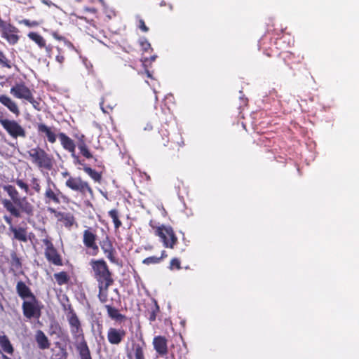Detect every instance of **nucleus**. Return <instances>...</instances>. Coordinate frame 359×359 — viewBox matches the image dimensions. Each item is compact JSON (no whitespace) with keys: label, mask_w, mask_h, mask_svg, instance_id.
Wrapping results in <instances>:
<instances>
[{"label":"nucleus","mask_w":359,"mask_h":359,"mask_svg":"<svg viewBox=\"0 0 359 359\" xmlns=\"http://www.w3.org/2000/svg\"><path fill=\"white\" fill-rule=\"evenodd\" d=\"M116 302H118V303H119V304H120V303H121V300H120V299H118V301H116Z\"/></svg>","instance_id":"55"},{"label":"nucleus","mask_w":359,"mask_h":359,"mask_svg":"<svg viewBox=\"0 0 359 359\" xmlns=\"http://www.w3.org/2000/svg\"><path fill=\"white\" fill-rule=\"evenodd\" d=\"M57 137L65 151L70 153V154H73L76 151V144L67 135L61 132L57 134Z\"/></svg>","instance_id":"21"},{"label":"nucleus","mask_w":359,"mask_h":359,"mask_svg":"<svg viewBox=\"0 0 359 359\" xmlns=\"http://www.w3.org/2000/svg\"><path fill=\"white\" fill-rule=\"evenodd\" d=\"M12 32H9V30H4L2 34V37L6 39L11 44H15L18 41L19 36Z\"/></svg>","instance_id":"35"},{"label":"nucleus","mask_w":359,"mask_h":359,"mask_svg":"<svg viewBox=\"0 0 359 359\" xmlns=\"http://www.w3.org/2000/svg\"><path fill=\"white\" fill-rule=\"evenodd\" d=\"M43 198L46 204L56 205L60 204L62 201H65L67 199L66 196L62 193L50 178L47 181Z\"/></svg>","instance_id":"7"},{"label":"nucleus","mask_w":359,"mask_h":359,"mask_svg":"<svg viewBox=\"0 0 359 359\" xmlns=\"http://www.w3.org/2000/svg\"><path fill=\"white\" fill-rule=\"evenodd\" d=\"M0 359H11L9 357H8L7 355H6L4 353H1V355L0 357Z\"/></svg>","instance_id":"49"},{"label":"nucleus","mask_w":359,"mask_h":359,"mask_svg":"<svg viewBox=\"0 0 359 359\" xmlns=\"http://www.w3.org/2000/svg\"><path fill=\"white\" fill-rule=\"evenodd\" d=\"M61 175L63 177H68V179L65 182V186L69 189L83 196L87 194L90 196L93 195V190L89 183L83 180L81 177L71 176L68 171L62 172Z\"/></svg>","instance_id":"6"},{"label":"nucleus","mask_w":359,"mask_h":359,"mask_svg":"<svg viewBox=\"0 0 359 359\" xmlns=\"http://www.w3.org/2000/svg\"><path fill=\"white\" fill-rule=\"evenodd\" d=\"M179 147H181L184 145V141L182 140L180 142H178Z\"/></svg>","instance_id":"51"},{"label":"nucleus","mask_w":359,"mask_h":359,"mask_svg":"<svg viewBox=\"0 0 359 359\" xmlns=\"http://www.w3.org/2000/svg\"><path fill=\"white\" fill-rule=\"evenodd\" d=\"M169 269L170 270H180L182 269L180 260L178 258H172L170 260Z\"/></svg>","instance_id":"39"},{"label":"nucleus","mask_w":359,"mask_h":359,"mask_svg":"<svg viewBox=\"0 0 359 359\" xmlns=\"http://www.w3.org/2000/svg\"><path fill=\"white\" fill-rule=\"evenodd\" d=\"M138 27L143 32H147L149 31L148 27L145 25V22L144 20L140 19L139 21Z\"/></svg>","instance_id":"43"},{"label":"nucleus","mask_w":359,"mask_h":359,"mask_svg":"<svg viewBox=\"0 0 359 359\" xmlns=\"http://www.w3.org/2000/svg\"><path fill=\"white\" fill-rule=\"evenodd\" d=\"M167 257H168V254H167L166 251L163 250L161 253V256L158 257L161 258V262L163 259L166 258Z\"/></svg>","instance_id":"46"},{"label":"nucleus","mask_w":359,"mask_h":359,"mask_svg":"<svg viewBox=\"0 0 359 359\" xmlns=\"http://www.w3.org/2000/svg\"><path fill=\"white\" fill-rule=\"evenodd\" d=\"M0 65L3 67L11 69L12 67L11 61L6 57L5 54L0 50Z\"/></svg>","instance_id":"37"},{"label":"nucleus","mask_w":359,"mask_h":359,"mask_svg":"<svg viewBox=\"0 0 359 359\" xmlns=\"http://www.w3.org/2000/svg\"><path fill=\"white\" fill-rule=\"evenodd\" d=\"M48 210L54 214L57 221L62 222L67 229H71L76 224L74 215L70 212H59L52 208H48Z\"/></svg>","instance_id":"17"},{"label":"nucleus","mask_w":359,"mask_h":359,"mask_svg":"<svg viewBox=\"0 0 359 359\" xmlns=\"http://www.w3.org/2000/svg\"><path fill=\"white\" fill-rule=\"evenodd\" d=\"M90 266L93 273V278L97 283L98 299L101 304H104L108 317L116 322L125 321L126 316L121 313L119 309L113 306L112 299L111 304H107L109 287L114 283L113 273L109 270L107 263L103 259H91Z\"/></svg>","instance_id":"1"},{"label":"nucleus","mask_w":359,"mask_h":359,"mask_svg":"<svg viewBox=\"0 0 359 359\" xmlns=\"http://www.w3.org/2000/svg\"><path fill=\"white\" fill-rule=\"evenodd\" d=\"M153 345L155 351L159 355L164 356L168 353V341L165 337H155L153 339Z\"/></svg>","instance_id":"20"},{"label":"nucleus","mask_w":359,"mask_h":359,"mask_svg":"<svg viewBox=\"0 0 359 359\" xmlns=\"http://www.w3.org/2000/svg\"><path fill=\"white\" fill-rule=\"evenodd\" d=\"M0 103L6 107L16 117L20 114L18 104L6 95H0Z\"/></svg>","instance_id":"22"},{"label":"nucleus","mask_w":359,"mask_h":359,"mask_svg":"<svg viewBox=\"0 0 359 359\" xmlns=\"http://www.w3.org/2000/svg\"><path fill=\"white\" fill-rule=\"evenodd\" d=\"M67 318L70 327V332L76 340L75 347L80 359H93L88 343L85 339L81 321L71 306H69Z\"/></svg>","instance_id":"3"},{"label":"nucleus","mask_w":359,"mask_h":359,"mask_svg":"<svg viewBox=\"0 0 359 359\" xmlns=\"http://www.w3.org/2000/svg\"><path fill=\"white\" fill-rule=\"evenodd\" d=\"M266 36H264L262 37L259 41V50H262L263 52H264V54L265 55H266L267 57H271L273 55V50L272 49V48L271 47H269L267 48L265 45H266Z\"/></svg>","instance_id":"34"},{"label":"nucleus","mask_w":359,"mask_h":359,"mask_svg":"<svg viewBox=\"0 0 359 359\" xmlns=\"http://www.w3.org/2000/svg\"><path fill=\"white\" fill-rule=\"evenodd\" d=\"M168 6H169L170 10V11H172V8H173L172 5V4H168Z\"/></svg>","instance_id":"53"},{"label":"nucleus","mask_w":359,"mask_h":359,"mask_svg":"<svg viewBox=\"0 0 359 359\" xmlns=\"http://www.w3.org/2000/svg\"><path fill=\"white\" fill-rule=\"evenodd\" d=\"M149 225L154 230V235L160 238L165 248L173 249L177 245L178 238L171 226L164 224L156 226L153 224L151 221Z\"/></svg>","instance_id":"4"},{"label":"nucleus","mask_w":359,"mask_h":359,"mask_svg":"<svg viewBox=\"0 0 359 359\" xmlns=\"http://www.w3.org/2000/svg\"><path fill=\"white\" fill-rule=\"evenodd\" d=\"M9 264L10 272L13 273L15 276L23 274L22 259L15 251L11 252Z\"/></svg>","instance_id":"18"},{"label":"nucleus","mask_w":359,"mask_h":359,"mask_svg":"<svg viewBox=\"0 0 359 359\" xmlns=\"http://www.w3.org/2000/svg\"><path fill=\"white\" fill-rule=\"evenodd\" d=\"M10 93L15 98L24 99L29 103L32 104L34 107L35 103L38 104L34 100L32 90L26 86L23 81L16 83L13 86L11 87Z\"/></svg>","instance_id":"11"},{"label":"nucleus","mask_w":359,"mask_h":359,"mask_svg":"<svg viewBox=\"0 0 359 359\" xmlns=\"http://www.w3.org/2000/svg\"><path fill=\"white\" fill-rule=\"evenodd\" d=\"M161 262V258L156 256L148 257L142 260V264L145 265L156 264Z\"/></svg>","instance_id":"38"},{"label":"nucleus","mask_w":359,"mask_h":359,"mask_svg":"<svg viewBox=\"0 0 359 359\" xmlns=\"http://www.w3.org/2000/svg\"><path fill=\"white\" fill-rule=\"evenodd\" d=\"M3 189L7 193L10 198L2 199L1 204L11 216L16 218L22 217V214L29 217L34 216V205L29 202L26 196L21 198L15 186L6 184L3 186Z\"/></svg>","instance_id":"2"},{"label":"nucleus","mask_w":359,"mask_h":359,"mask_svg":"<svg viewBox=\"0 0 359 359\" xmlns=\"http://www.w3.org/2000/svg\"><path fill=\"white\" fill-rule=\"evenodd\" d=\"M56 60L60 64H62L65 60V57L62 55H57L56 56Z\"/></svg>","instance_id":"45"},{"label":"nucleus","mask_w":359,"mask_h":359,"mask_svg":"<svg viewBox=\"0 0 359 359\" xmlns=\"http://www.w3.org/2000/svg\"><path fill=\"white\" fill-rule=\"evenodd\" d=\"M77 147L80 151V154L87 159L93 158L92 154L90 152L88 145L86 143L85 135L81 134L77 137Z\"/></svg>","instance_id":"25"},{"label":"nucleus","mask_w":359,"mask_h":359,"mask_svg":"<svg viewBox=\"0 0 359 359\" xmlns=\"http://www.w3.org/2000/svg\"><path fill=\"white\" fill-rule=\"evenodd\" d=\"M100 246L104 255L109 260L111 263L118 264V258L116 257V250L114 246L112 240L108 234H105V237L100 241Z\"/></svg>","instance_id":"14"},{"label":"nucleus","mask_w":359,"mask_h":359,"mask_svg":"<svg viewBox=\"0 0 359 359\" xmlns=\"http://www.w3.org/2000/svg\"><path fill=\"white\" fill-rule=\"evenodd\" d=\"M108 215L112 219L115 230H118L122 226V222L119 219L120 214L118 210L116 209H111L108 212Z\"/></svg>","instance_id":"31"},{"label":"nucleus","mask_w":359,"mask_h":359,"mask_svg":"<svg viewBox=\"0 0 359 359\" xmlns=\"http://www.w3.org/2000/svg\"><path fill=\"white\" fill-rule=\"evenodd\" d=\"M57 284L60 286L68 284L70 277L66 271H60L53 275Z\"/></svg>","instance_id":"30"},{"label":"nucleus","mask_w":359,"mask_h":359,"mask_svg":"<svg viewBox=\"0 0 359 359\" xmlns=\"http://www.w3.org/2000/svg\"><path fill=\"white\" fill-rule=\"evenodd\" d=\"M20 23H22L27 27H36L40 25V22H39L38 21L29 20L27 19L22 20V21H20Z\"/></svg>","instance_id":"40"},{"label":"nucleus","mask_w":359,"mask_h":359,"mask_svg":"<svg viewBox=\"0 0 359 359\" xmlns=\"http://www.w3.org/2000/svg\"><path fill=\"white\" fill-rule=\"evenodd\" d=\"M145 346L146 344L144 341H142V344H134L133 345L135 359H145L144 353V347Z\"/></svg>","instance_id":"33"},{"label":"nucleus","mask_w":359,"mask_h":359,"mask_svg":"<svg viewBox=\"0 0 359 359\" xmlns=\"http://www.w3.org/2000/svg\"><path fill=\"white\" fill-rule=\"evenodd\" d=\"M126 334V330L122 327H110L107 330V338L109 344L118 346L124 341Z\"/></svg>","instance_id":"15"},{"label":"nucleus","mask_w":359,"mask_h":359,"mask_svg":"<svg viewBox=\"0 0 359 359\" xmlns=\"http://www.w3.org/2000/svg\"><path fill=\"white\" fill-rule=\"evenodd\" d=\"M140 44L143 52L147 53L153 51L151 43L145 38H143L140 41Z\"/></svg>","instance_id":"36"},{"label":"nucleus","mask_w":359,"mask_h":359,"mask_svg":"<svg viewBox=\"0 0 359 359\" xmlns=\"http://www.w3.org/2000/svg\"><path fill=\"white\" fill-rule=\"evenodd\" d=\"M1 135V132L0 131V135Z\"/></svg>","instance_id":"56"},{"label":"nucleus","mask_w":359,"mask_h":359,"mask_svg":"<svg viewBox=\"0 0 359 359\" xmlns=\"http://www.w3.org/2000/svg\"><path fill=\"white\" fill-rule=\"evenodd\" d=\"M83 171L87 173L95 182H100L102 180V174L92 169L87 165H84Z\"/></svg>","instance_id":"32"},{"label":"nucleus","mask_w":359,"mask_h":359,"mask_svg":"<svg viewBox=\"0 0 359 359\" xmlns=\"http://www.w3.org/2000/svg\"><path fill=\"white\" fill-rule=\"evenodd\" d=\"M160 133L161 134L162 136H165L166 137V139L164 138L163 137H162V144L164 146H167L166 143H168V142H169V138H168L169 133H168V131L166 129L163 130V128H161V130H160Z\"/></svg>","instance_id":"41"},{"label":"nucleus","mask_w":359,"mask_h":359,"mask_svg":"<svg viewBox=\"0 0 359 359\" xmlns=\"http://www.w3.org/2000/svg\"><path fill=\"white\" fill-rule=\"evenodd\" d=\"M42 243L46 246L44 255L47 261L55 266H62V257L55 248L50 238L47 236L42 240Z\"/></svg>","instance_id":"10"},{"label":"nucleus","mask_w":359,"mask_h":359,"mask_svg":"<svg viewBox=\"0 0 359 359\" xmlns=\"http://www.w3.org/2000/svg\"><path fill=\"white\" fill-rule=\"evenodd\" d=\"M144 72L147 74L148 78L152 79V75H151V72L147 69H145Z\"/></svg>","instance_id":"48"},{"label":"nucleus","mask_w":359,"mask_h":359,"mask_svg":"<svg viewBox=\"0 0 359 359\" xmlns=\"http://www.w3.org/2000/svg\"><path fill=\"white\" fill-rule=\"evenodd\" d=\"M4 219L7 224L9 225V231L13 233V240L27 243L28 241L27 231L26 227L14 226L12 222V218L9 216H4Z\"/></svg>","instance_id":"16"},{"label":"nucleus","mask_w":359,"mask_h":359,"mask_svg":"<svg viewBox=\"0 0 359 359\" xmlns=\"http://www.w3.org/2000/svg\"><path fill=\"white\" fill-rule=\"evenodd\" d=\"M160 312V308L157 302L154 299L153 304L147 311V316L150 322H154L156 319L158 313Z\"/></svg>","instance_id":"29"},{"label":"nucleus","mask_w":359,"mask_h":359,"mask_svg":"<svg viewBox=\"0 0 359 359\" xmlns=\"http://www.w3.org/2000/svg\"><path fill=\"white\" fill-rule=\"evenodd\" d=\"M287 57L290 58L291 56H292V54L291 53H286Z\"/></svg>","instance_id":"52"},{"label":"nucleus","mask_w":359,"mask_h":359,"mask_svg":"<svg viewBox=\"0 0 359 359\" xmlns=\"http://www.w3.org/2000/svg\"><path fill=\"white\" fill-rule=\"evenodd\" d=\"M145 250H151L152 249V246L145 247Z\"/></svg>","instance_id":"54"},{"label":"nucleus","mask_w":359,"mask_h":359,"mask_svg":"<svg viewBox=\"0 0 359 359\" xmlns=\"http://www.w3.org/2000/svg\"><path fill=\"white\" fill-rule=\"evenodd\" d=\"M166 5H167V4H166V2H165V1H161V3L159 4V6H166Z\"/></svg>","instance_id":"50"},{"label":"nucleus","mask_w":359,"mask_h":359,"mask_svg":"<svg viewBox=\"0 0 359 359\" xmlns=\"http://www.w3.org/2000/svg\"><path fill=\"white\" fill-rule=\"evenodd\" d=\"M35 339L40 349L44 350L50 348V343L42 330H39L36 331Z\"/></svg>","instance_id":"26"},{"label":"nucleus","mask_w":359,"mask_h":359,"mask_svg":"<svg viewBox=\"0 0 359 359\" xmlns=\"http://www.w3.org/2000/svg\"><path fill=\"white\" fill-rule=\"evenodd\" d=\"M97 235L95 230L88 228L83 232V243L86 248L89 250V255L96 256L99 252V247L96 243Z\"/></svg>","instance_id":"13"},{"label":"nucleus","mask_w":359,"mask_h":359,"mask_svg":"<svg viewBox=\"0 0 359 359\" xmlns=\"http://www.w3.org/2000/svg\"><path fill=\"white\" fill-rule=\"evenodd\" d=\"M53 36H54L55 39L60 40V41L63 40L65 39L63 36H59L57 33H53Z\"/></svg>","instance_id":"47"},{"label":"nucleus","mask_w":359,"mask_h":359,"mask_svg":"<svg viewBox=\"0 0 359 359\" xmlns=\"http://www.w3.org/2000/svg\"><path fill=\"white\" fill-rule=\"evenodd\" d=\"M84 11L86 13H88L92 15V17L88 16V15H79V14H74L75 16L81 20H83L88 22L90 25H92L94 27H96V22L95 20V18H97V11L95 8H86L84 9Z\"/></svg>","instance_id":"24"},{"label":"nucleus","mask_w":359,"mask_h":359,"mask_svg":"<svg viewBox=\"0 0 359 359\" xmlns=\"http://www.w3.org/2000/svg\"><path fill=\"white\" fill-rule=\"evenodd\" d=\"M156 58V55H152L149 58L147 57H142L141 61L142 62L143 66L146 67L147 62H148L149 61L152 62L155 61Z\"/></svg>","instance_id":"44"},{"label":"nucleus","mask_w":359,"mask_h":359,"mask_svg":"<svg viewBox=\"0 0 359 359\" xmlns=\"http://www.w3.org/2000/svg\"><path fill=\"white\" fill-rule=\"evenodd\" d=\"M71 156L72 157L73 160H74V163L75 165H81L83 166V168L84 167V165H86L84 163V161L83 160H81L79 156L78 155L76 154V151L73 153V154H71Z\"/></svg>","instance_id":"42"},{"label":"nucleus","mask_w":359,"mask_h":359,"mask_svg":"<svg viewBox=\"0 0 359 359\" xmlns=\"http://www.w3.org/2000/svg\"><path fill=\"white\" fill-rule=\"evenodd\" d=\"M15 289L18 296L24 301L27 299H34L36 297L31 289L22 280L17 283Z\"/></svg>","instance_id":"23"},{"label":"nucleus","mask_w":359,"mask_h":359,"mask_svg":"<svg viewBox=\"0 0 359 359\" xmlns=\"http://www.w3.org/2000/svg\"><path fill=\"white\" fill-rule=\"evenodd\" d=\"M32 163L39 169H44L50 171L54 165V158L52 155L48 154L43 149L36 147L28 151Z\"/></svg>","instance_id":"5"},{"label":"nucleus","mask_w":359,"mask_h":359,"mask_svg":"<svg viewBox=\"0 0 359 359\" xmlns=\"http://www.w3.org/2000/svg\"><path fill=\"white\" fill-rule=\"evenodd\" d=\"M36 130L40 135H44L47 141L50 144L56 142L57 135L55 133L50 127L46 126L45 123H40L37 124Z\"/></svg>","instance_id":"19"},{"label":"nucleus","mask_w":359,"mask_h":359,"mask_svg":"<svg viewBox=\"0 0 359 359\" xmlns=\"http://www.w3.org/2000/svg\"><path fill=\"white\" fill-rule=\"evenodd\" d=\"M28 37L34 41L41 48H45L47 51L51 50L50 46H46V40L44 38L36 32H29L28 34Z\"/></svg>","instance_id":"27"},{"label":"nucleus","mask_w":359,"mask_h":359,"mask_svg":"<svg viewBox=\"0 0 359 359\" xmlns=\"http://www.w3.org/2000/svg\"><path fill=\"white\" fill-rule=\"evenodd\" d=\"M14 182L22 191L29 196L35 194H40L41 193V180L34 175L32 176L29 184L25 182L24 179L19 177L16 178Z\"/></svg>","instance_id":"9"},{"label":"nucleus","mask_w":359,"mask_h":359,"mask_svg":"<svg viewBox=\"0 0 359 359\" xmlns=\"http://www.w3.org/2000/svg\"><path fill=\"white\" fill-rule=\"evenodd\" d=\"M0 346L3 351L8 354L13 355L14 353V348L8 337L5 334L0 335Z\"/></svg>","instance_id":"28"},{"label":"nucleus","mask_w":359,"mask_h":359,"mask_svg":"<svg viewBox=\"0 0 359 359\" xmlns=\"http://www.w3.org/2000/svg\"><path fill=\"white\" fill-rule=\"evenodd\" d=\"M22 309L24 316L27 319L39 318L41 316V307L36 297L23 301Z\"/></svg>","instance_id":"12"},{"label":"nucleus","mask_w":359,"mask_h":359,"mask_svg":"<svg viewBox=\"0 0 359 359\" xmlns=\"http://www.w3.org/2000/svg\"><path fill=\"white\" fill-rule=\"evenodd\" d=\"M0 124L8 135L13 139H24L27 137L26 130L15 120L4 118L1 115Z\"/></svg>","instance_id":"8"}]
</instances>
